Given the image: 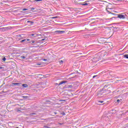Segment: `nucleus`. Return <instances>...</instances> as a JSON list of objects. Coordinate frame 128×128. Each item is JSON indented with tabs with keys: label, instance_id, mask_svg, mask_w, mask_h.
<instances>
[{
	"label": "nucleus",
	"instance_id": "f257e3e1",
	"mask_svg": "<svg viewBox=\"0 0 128 128\" xmlns=\"http://www.w3.org/2000/svg\"><path fill=\"white\" fill-rule=\"evenodd\" d=\"M82 0H74V2L76 4H80L81 6H88V0L85 2H80Z\"/></svg>",
	"mask_w": 128,
	"mask_h": 128
},
{
	"label": "nucleus",
	"instance_id": "f03ea898",
	"mask_svg": "<svg viewBox=\"0 0 128 128\" xmlns=\"http://www.w3.org/2000/svg\"><path fill=\"white\" fill-rule=\"evenodd\" d=\"M108 86H105L104 88L102 90V94H104V92H105L106 94H110V90H108Z\"/></svg>",
	"mask_w": 128,
	"mask_h": 128
},
{
	"label": "nucleus",
	"instance_id": "7ed1b4c3",
	"mask_svg": "<svg viewBox=\"0 0 128 128\" xmlns=\"http://www.w3.org/2000/svg\"><path fill=\"white\" fill-rule=\"evenodd\" d=\"M118 18H120V20H124V18H126V14L124 13L118 14Z\"/></svg>",
	"mask_w": 128,
	"mask_h": 128
},
{
	"label": "nucleus",
	"instance_id": "20e7f679",
	"mask_svg": "<svg viewBox=\"0 0 128 128\" xmlns=\"http://www.w3.org/2000/svg\"><path fill=\"white\" fill-rule=\"evenodd\" d=\"M100 60V56H98L96 57H94L92 60L94 62H98Z\"/></svg>",
	"mask_w": 128,
	"mask_h": 128
},
{
	"label": "nucleus",
	"instance_id": "39448f33",
	"mask_svg": "<svg viewBox=\"0 0 128 128\" xmlns=\"http://www.w3.org/2000/svg\"><path fill=\"white\" fill-rule=\"evenodd\" d=\"M55 32L58 34H66V31L64 30H56Z\"/></svg>",
	"mask_w": 128,
	"mask_h": 128
},
{
	"label": "nucleus",
	"instance_id": "423d86ee",
	"mask_svg": "<svg viewBox=\"0 0 128 128\" xmlns=\"http://www.w3.org/2000/svg\"><path fill=\"white\" fill-rule=\"evenodd\" d=\"M108 10H112V8H110V5H108L106 8V10H107V12L109 13V14H114L113 13H112L111 12H110V11H108Z\"/></svg>",
	"mask_w": 128,
	"mask_h": 128
},
{
	"label": "nucleus",
	"instance_id": "0eeeda50",
	"mask_svg": "<svg viewBox=\"0 0 128 128\" xmlns=\"http://www.w3.org/2000/svg\"><path fill=\"white\" fill-rule=\"evenodd\" d=\"M66 82H68L66 81H62L58 84V86H60L64 84H66Z\"/></svg>",
	"mask_w": 128,
	"mask_h": 128
},
{
	"label": "nucleus",
	"instance_id": "6e6552de",
	"mask_svg": "<svg viewBox=\"0 0 128 128\" xmlns=\"http://www.w3.org/2000/svg\"><path fill=\"white\" fill-rule=\"evenodd\" d=\"M22 98L24 99V100H28V98L30 97L28 96H22Z\"/></svg>",
	"mask_w": 128,
	"mask_h": 128
},
{
	"label": "nucleus",
	"instance_id": "1a4fd4ad",
	"mask_svg": "<svg viewBox=\"0 0 128 128\" xmlns=\"http://www.w3.org/2000/svg\"><path fill=\"white\" fill-rule=\"evenodd\" d=\"M19 84H20L19 83H12V85L14 86H18Z\"/></svg>",
	"mask_w": 128,
	"mask_h": 128
},
{
	"label": "nucleus",
	"instance_id": "9d476101",
	"mask_svg": "<svg viewBox=\"0 0 128 128\" xmlns=\"http://www.w3.org/2000/svg\"><path fill=\"white\" fill-rule=\"evenodd\" d=\"M22 86H23L24 88H28V86L27 84H23L22 85Z\"/></svg>",
	"mask_w": 128,
	"mask_h": 128
},
{
	"label": "nucleus",
	"instance_id": "9b49d317",
	"mask_svg": "<svg viewBox=\"0 0 128 128\" xmlns=\"http://www.w3.org/2000/svg\"><path fill=\"white\" fill-rule=\"evenodd\" d=\"M124 58H128V54H126L124 55Z\"/></svg>",
	"mask_w": 128,
	"mask_h": 128
},
{
	"label": "nucleus",
	"instance_id": "f8f14e48",
	"mask_svg": "<svg viewBox=\"0 0 128 128\" xmlns=\"http://www.w3.org/2000/svg\"><path fill=\"white\" fill-rule=\"evenodd\" d=\"M72 88V85L68 86V88Z\"/></svg>",
	"mask_w": 128,
	"mask_h": 128
},
{
	"label": "nucleus",
	"instance_id": "ddd939ff",
	"mask_svg": "<svg viewBox=\"0 0 128 128\" xmlns=\"http://www.w3.org/2000/svg\"><path fill=\"white\" fill-rule=\"evenodd\" d=\"M26 42V39L20 41V42Z\"/></svg>",
	"mask_w": 128,
	"mask_h": 128
},
{
	"label": "nucleus",
	"instance_id": "4468645a",
	"mask_svg": "<svg viewBox=\"0 0 128 128\" xmlns=\"http://www.w3.org/2000/svg\"><path fill=\"white\" fill-rule=\"evenodd\" d=\"M28 22H30V24H34V22L32 21H28Z\"/></svg>",
	"mask_w": 128,
	"mask_h": 128
},
{
	"label": "nucleus",
	"instance_id": "2eb2a0df",
	"mask_svg": "<svg viewBox=\"0 0 128 128\" xmlns=\"http://www.w3.org/2000/svg\"><path fill=\"white\" fill-rule=\"evenodd\" d=\"M6 58H2L3 62H6Z\"/></svg>",
	"mask_w": 128,
	"mask_h": 128
},
{
	"label": "nucleus",
	"instance_id": "dca6fc26",
	"mask_svg": "<svg viewBox=\"0 0 128 128\" xmlns=\"http://www.w3.org/2000/svg\"><path fill=\"white\" fill-rule=\"evenodd\" d=\"M62 62H64V61L62 60H61L60 61V64H62Z\"/></svg>",
	"mask_w": 128,
	"mask_h": 128
},
{
	"label": "nucleus",
	"instance_id": "f3484780",
	"mask_svg": "<svg viewBox=\"0 0 128 128\" xmlns=\"http://www.w3.org/2000/svg\"><path fill=\"white\" fill-rule=\"evenodd\" d=\"M21 58H22V59H24V58H26V56H21Z\"/></svg>",
	"mask_w": 128,
	"mask_h": 128
},
{
	"label": "nucleus",
	"instance_id": "a211bd4d",
	"mask_svg": "<svg viewBox=\"0 0 128 128\" xmlns=\"http://www.w3.org/2000/svg\"><path fill=\"white\" fill-rule=\"evenodd\" d=\"M50 18H58V16Z\"/></svg>",
	"mask_w": 128,
	"mask_h": 128
},
{
	"label": "nucleus",
	"instance_id": "6ab92c4d",
	"mask_svg": "<svg viewBox=\"0 0 128 128\" xmlns=\"http://www.w3.org/2000/svg\"><path fill=\"white\" fill-rule=\"evenodd\" d=\"M42 0H35V2H42Z\"/></svg>",
	"mask_w": 128,
	"mask_h": 128
},
{
	"label": "nucleus",
	"instance_id": "aec40b11",
	"mask_svg": "<svg viewBox=\"0 0 128 128\" xmlns=\"http://www.w3.org/2000/svg\"><path fill=\"white\" fill-rule=\"evenodd\" d=\"M43 60L44 62H48V60L47 59H43Z\"/></svg>",
	"mask_w": 128,
	"mask_h": 128
},
{
	"label": "nucleus",
	"instance_id": "412c9836",
	"mask_svg": "<svg viewBox=\"0 0 128 128\" xmlns=\"http://www.w3.org/2000/svg\"><path fill=\"white\" fill-rule=\"evenodd\" d=\"M60 102H66V100H60Z\"/></svg>",
	"mask_w": 128,
	"mask_h": 128
},
{
	"label": "nucleus",
	"instance_id": "4be33fe9",
	"mask_svg": "<svg viewBox=\"0 0 128 128\" xmlns=\"http://www.w3.org/2000/svg\"><path fill=\"white\" fill-rule=\"evenodd\" d=\"M98 102H100V104H102L104 102V101H98Z\"/></svg>",
	"mask_w": 128,
	"mask_h": 128
},
{
	"label": "nucleus",
	"instance_id": "5701e85b",
	"mask_svg": "<svg viewBox=\"0 0 128 128\" xmlns=\"http://www.w3.org/2000/svg\"><path fill=\"white\" fill-rule=\"evenodd\" d=\"M22 10H23V11L28 10V9H26V8H24V9H22Z\"/></svg>",
	"mask_w": 128,
	"mask_h": 128
},
{
	"label": "nucleus",
	"instance_id": "b1692460",
	"mask_svg": "<svg viewBox=\"0 0 128 128\" xmlns=\"http://www.w3.org/2000/svg\"><path fill=\"white\" fill-rule=\"evenodd\" d=\"M96 76H93V78H96Z\"/></svg>",
	"mask_w": 128,
	"mask_h": 128
},
{
	"label": "nucleus",
	"instance_id": "393cba45",
	"mask_svg": "<svg viewBox=\"0 0 128 128\" xmlns=\"http://www.w3.org/2000/svg\"><path fill=\"white\" fill-rule=\"evenodd\" d=\"M34 10V8H31L32 10Z\"/></svg>",
	"mask_w": 128,
	"mask_h": 128
},
{
	"label": "nucleus",
	"instance_id": "a878e982",
	"mask_svg": "<svg viewBox=\"0 0 128 128\" xmlns=\"http://www.w3.org/2000/svg\"><path fill=\"white\" fill-rule=\"evenodd\" d=\"M120 102V100H117V102Z\"/></svg>",
	"mask_w": 128,
	"mask_h": 128
},
{
	"label": "nucleus",
	"instance_id": "bb28decb",
	"mask_svg": "<svg viewBox=\"0 0 128 128\" xmlns=\"http://www.w3.org/2000/svg\"><path fill=\"white\" fill-rule=\"evenodd\" d=\"M26 40H27L28 42H30V39H27Z\"/></svg>",
	"mask_w": 128,
	"mask_h": 128
},
{
	"label": "nucleus",
	"instance_id": "cd10ccee",
	"mask_svg": "<svg viewBox=\"0 0 128 128\" xmlns=\"http://www.w3.org/2000/svg\"><path fill=\"white\" fill-rule=\"evenodd\" d=\"M46 40V39H44H44H42V41H44V40Z\"/></svg>",
	"mask_w": 128,
	"mask_h": 128
},
{
	"label": "nucleus",
	"instance_id": "c85d7f7f",
	"mask_svg": "<svg viewBox=\"0 0 128 128\" xmlns=\"http://www.w3.org/2000/svg\"><path fill=\"white\" fill-rule=\"evenodd\" d=\"M54 114H58V113H57V112H54Z\"/></svg>",
	"mask_w": 128,
	"mask_h": 128
},
{
	"label": "nucleus",
	"instance_id": "c756f323",
	"mask_svg": "<svg viewBox=\"0 0 128 128\" xmlns=\"http://www.w3.org/2000/svg\"><path fill=\"white\" fill-rule=\"evenodd\" d=\"M38 64V66H40V64Z\"/></svg>",
	"mask_w": 128,
	"mask_h": 128
},
{
	"label": "nucleus",
	"instance_id": "7c9ffc66",
	"mask_svg": "<svg viewBox=\"0 0 128 128\" xmlns=\"http://www.w3.org/2000/svg\"><path fill=\"white\" fill-rule=\"evenodd\" d=\"M2 67H0V70H2Z\"/></svg>",
	"mask_w": 128,
	"mask_h": 128
},
{
	"label": "nucleus",
	"instance_id": "2f4dec72",
	"mask_svg": "<svg viewBox=\"0 0 128 128\" xmlns=\"http://www.w3.org/2000/svg\"><path fill=\"white\" fill-rule=\"evenodd\" d=\"M32 42V44H34V41Z\"/></svg>",
	"mask_w": 128,
	"mask_h": 128
},
{
	"label": "nucleus",
	"instance_id": "473e14b6",
	"mask_svg": "<svg viewBox=\"0 0 128 128\" xmlns=\"http://www.w3.org/2000/svg\"><path fill=\"white\" fill-rule=\"evenodd\" d=\"M36 114L34 113V114Z\"/></svg>",
	"mask_w": 128,
	"mask_h": 128
},
{
	"label": "nucleus",
	"instance_id": "72a5a7b5",
	"mask_svg": "<svg viewBox=\"0 0 128 128\" xmlns=\"http://www.w3.org/2000/svg\"><path fill=\"white\" fill-rule=\"evenodd\" d=\"M114 12H117L114 11Z\"/></svg>",
	"mask_w": 128,
	"mask_h": 128
},
{
	"label": "nucleus",
	"instance_id": "f704fd0d",
	"mask_svg": "<svg viewBox=\"0 0 128 128\" xmlns=\"http://www.w3.org/2000/svg\"><path fill=\"white\" fill-rule=\"evenodd\" d=\"M98 96H100V94H98Z\"/></svg>",
	"mask_w": 128,
	"mask_h": 128
},
{
	"label": "nucleus",
	"instance_id": "c9c22d12",
	"mask_svg": "<svg viewBox=\"0 0 128 128\" xmlns=\"http://www.w3.org/2000/svg\"><path fill=\"white\" fill-rule=\"evenodd\" d=\"M109 44H112L111 42H109Z\"/></svg>",
	"mask_w": 128,
	"mask_h": 128
},
{
	"label": "nucleus",
	"instance_id": "e433bc0d",
	"mask_svg": "<svg viewBox=\"0 0 128 128\" xmlns=\"http://www.w3.org/2000/svg\"><path fill=\"white\" fill-rule=\"evenodd\" d=\"M32 36H34V34H32Z\"/></svg>",
	"mask_w": 128,
	"mask_h": 128
}]
</instances>
